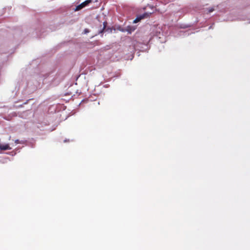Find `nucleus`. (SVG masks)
Masks as SVG:
<instances>
[{
	"mask_svg": "<svg viewBox=\"0 0 250 250\" xmlns=\"http://www.w3.org/2000/svg\"><path fill=\"white\" fill-rule=\"evenodd\" d=\"M92 2L91 0H86L83 2L81 4L78 5L76 6L75 11H79L81 10V9L84 8L85 6H86L87 5H88L89 3H91Z\"/></svg>",
	"mask_w": 250,
	"mask_h": 250,
	"instance_id": "nucleus-1",
	"label": "nucleus"
},
{
	"mask_svg": "<svg viewBox=\"0 0 250 250\" xmlns=\"http://www.w3.org/2000/svg\"><path fill=\"white\" fill-rule=\"evenodd\" d=\"M149 15L148 13H145L143 14L142 15L138 16L133 21L134 23H137L140 21L142 19L148 17Z\"/></svg>",
	"mask_w": 250,
	"mask_h": 250,
	"instance_id": "nucleus-2",
	"label": "nucleus"
},
{
	"mask_svg": "<svg viewBox=\"0 0 250 250\" xmlns=\"http://www.w3.org/2000/svg\"><path fill=\"white\" fill-rule=\"evenodd\" d=\"M11 149V148L10 147L9 144H1V143H0V150H10Z\"/></svg>",
	"mask_w": 250,
	"mask_h": 250,
	"instance_id": "nucleus-3",
	"label": "nucleus"
},
{
	"mask_svg": "<svg viewBox=\"0 0 250 250\" xmlns=\"http://www.w3.org/2000/svg\"><path fill=\"white\" fill-rule=\"evenodd\" d=\"M89 32V30L88 29L85 28L84 29L83 31V33L84 34H87Z\"/></svg>",
	"mask_w": 250,
	"mask_h": 250,
	"instance_id": "nucleus-4",
	"label": "nucleus"
},
{
	"mask_svg": "<svg viewBox=\"0 0 250 250\" xmlns=\"http://www.w3.org/2000/svg\"><path fill=\"white\" fill-rule=\"evenodd\" d=\"M214 10V8H209V10H208V12H209V13L212 12H213Z\"/></svg>",
	"mask_w": 250,
	"mask_h": 250,
	"instance_id": "nucleus-5",
	"label": "nucleus"
}]
</instances>
